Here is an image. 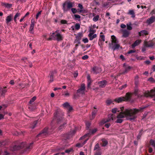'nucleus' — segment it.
I'll use <instances>...</instances> for the list:
<instances>
[{"mask_svg": "<svg viewBox=\"0 0 155 155\" xmlns=\"http://www.w3.org/2000/svg\"><path fill=\"white\" fill-rule=\"evenodd\" d=\"M147 107H140L138 109H126L123 112H121L117 116V118H122L126 117L127 119L130 120H134L137 117L136 114L139 112H142Z\"/></svg>", "mask_w": 155, "mask_h": 155, "instance_id": "obj_1", "label": "nucleus"}, {"mask_svg": "<svg viewBox=\"0 0 155 155\" xmlns=\"http://www.w3.org/2000/svg\"><path fill=\"white\" fill-rule=\"evenodd\" d=\"M54 119L58 124H61L59 127L60 130L64 128L67 124V120L64 117V113L60 111H56L54 113Z\"/></svg>", "mask_w": 155, "mask_h": 155, "instance_id": "obj_2", "label": "nucleus"}, {"mask_svg": "<svg viewBox=\"0 0 155 155\" xmlns=\"http://www.w3.org/2000/svg\"><path fill=\"white\" fill-rule=\"evenodd\" d=\"M50 133L48 131V127H46L37 135L36 137H41V138H45Z\"/></svg>", "mask_w": 155, "mask_h": 155, "instance_id": "obj_3", "label": "nucleus"}, {"mask_svg": "<svg viewBox=\"0 0 155 155\" xmlns=\"http://www.w3.org/2000/svg\"><path fill=\"white\" fill-rule=\"evenodd\" d=\"M73 3L70 2H65L62 5V9L64 12H67L73 7Z\"/></svg>", "mask_w": 155, "mask_h": 155, "instance_id": "obj_4", "label": "nucleus"}, {"mask_svg": "<svg viewBox=\"0 0 155 155\" xmlns=\"http://www.w3.org/2000/svg\"><path fill=\"white\" fill-rule=\"evenodd\" d=\"M55 33H53L51 36L53 38V40H57L58 41H61L63 39V37L60 34L57 33L55 35H54Z\"/></svg>", "mask_w": 155, "mask_h": 155, "instance_id": "obj_5", "label": "nucleus"}, {"mask_svg": "<svg viewBox=\"0 0 155 155\" xmlns=\"http://www.w3.org/2000/svg\"><path fill=\"white\" fill-rule=\"evenodd\" d=\"M85 84L83 83L80 86V87L77 90V93L81 94L82 95L85 94Z\"/></svg>", "mask_w": 155, "mask_h": 155, "instance_id": "obj_6", "label": "nucleus"}, {"mask_svg": "<svg viewBox=\"0 0 155 155\" xmlns=\"http://www.w3.org/2000/svg\"><path fill=\"white\" fill-rule=\"evenodd\" d=\"M102 70L101 68L94 66L91 68V72L94 74H97L101 72Z\"/></svg>", "mask_w": 155, "mask_h": 155, "instance_id": "obj_7", "label": "nucleus"}, {"mask_svg": "<svg viewBox=\"0 0 155 155\" xmlns=\"http://www.w3.org/2000/svg\"><path fill=\"white\" fill-rule=\"evenodd\" d=\"M25 142H22L20 144V145L14 146L13 147V150H17L24 148L25 147Z\"/></svg>", "mask_w": 155, "mask_h": 155, "instance_id": "obj_8", "label": "nucleus"}, {"mask_svg": "<svg viewBox=\"0 0 155 155\" xmlns=\"http://www.w3.org/2000/svg\"><path fill=\"white\" fill-rule=\"evenodd\" d=\"M110 47L111 48L114 50L118 49L120 47V45L118 43H115L114 44H109Z\"/></svg>", "mask_w": 155, "mask_h": 155, "instance_id": "obj_9", "label": "nucleus"}, {"mask_svg": "<svg viewBox=\"0 0 155 155\" xmlns=\"http://www.w3.org/2000/svg\"><path fill=\"white\" fill-rule=\"evenodd\" d=\"M97 131L96 128L88 129V137L94 135Z\"/></svg>", "mask_w": 155, "mask_h": 155, "instance_id": "obj_10", "label": "nucleus"}, {"mask_svg": "<svg viewBox=\"0 0 155 155\" xmlns=\"http://www.w3.org/2000/svg\"><path fill=\"white\" fill-rule=\"evenodd\" d=\"M123 67L124 68V70L121 73V74H124L126 73H127L129 71L131 68V67L130 66H128L125 63H124L123 64Z\"/></svg>", "mask_w": 155, "mask_h": 155, "instance_id": "obj_11", "label": "nucleus"}, {"mask_svg": "<svg viewBox=\"0 0 155 155\" xmlns=\"http://www.w3.org/2000/svg\"><path fill=\"white\" fill-rule=\"evenodd\" d=\"M153 92V89L151 90L150 92L149 91H146L144 93V96L147 97H154V95L152 94Z\"/></svg>", "mask_w": 155, "mask_h": 155, "instance_id": "obj_12", "label": "nucleus"}, {"mask_svg": "<svg viewBox=\"0 0 155 155\" xmlns=\"http://www.w3.org/2000/svg\"><path fill=\"white\" fill-rule=\"evenodd\" d=\"M107 83V81L105 80H104L103 81L98 82V84L100 87L103 88L105 87Z\"/></svg>", "mask_w": 155, "mask_h": 155, "instance_id": "obj_13", "label": "nucleus"}, {"mask_svg": "<svg viewBox=\"0 0 155 155\" xmlns=\"http://www.w3.org/2000/svg\"><path fill=\"white\" fill-rule=\"evenodd\" d=\"M31 24L30 27L29 31L30 33L32 34H34V28L35 26V22L34 20H31Z\"/></svg>", "mask_w": 155, "mask_h": 155, "instance_id": "obj_14", "label": "nucleus"}, {"mask_svg": "<svg viewBox=\"0 0 155 155\" xmlns=\"http://www.w3.org/2000/svg\"><path fill=\"white\" fill-rule=\"evenodd\" d=\"M74 35H76V39L75 40V41H78V44H80V40L82 36V33H79L77 35L76 34H74Z\"/></svg>", "mask_w": 155, "mask_h": 155, "instance_id": "obj_15", "label": "nucleus"}, {"mask_svg": "<svg viewBox=\"0 0 155 155\" xmlns=\"http://www.w3.org/2000/svg\"><path fill=\"white\" fill-rule=\"evenodd\" d=\"M94 110H93L92 112V116L90 117V119L91 120L94 118L97 112L96 108L94 107Z\"/></svg>", "mask_w": 155, "mask_h": 155, "instance_id": "obj_16", "label": "nucleus"}, {"mask_svg": "<svg viewBox=\"0 0 155 155\" xmlns=\"http://www.w3.org/2000/svg\"><path fill=\"white\" fill-rule=\"evenodd\" d=\"M13 20V15L12 14H10L9 15L7 16L6 19V23L7 24H8L9 23Z\"/></svg>", "mask_w": 155, "mask_h": 155, "instance_id": "obj_17", "label": "nucleus"}, {"mask_svg": "<svg viewBox=\"0 0 155 155\" xmlns=\"http://www.w3.org/2000/svg\"><path fill=\"white\" fill-rule=\"evenodd\" d=\"M132 94L130 93H127L126 94V95L125 97H124V98L125 101H127L130 100Z\"/></svg>", "mask_w": 155, "mask_h": 155, "instance_id": "obj_18", "label": "nucleus"}, {"mask_svg": "<svg viewBox=\"0 0 155 155\" xmlns=\"http://www.w3.org/2000/svg\"><path fill=\"white\" fill-rule=\"evenodd\" d=\"M124 97L117 98L114 99V101L117 103H120L124 101Z\"/></svg>", "mask_w": 155, "mask_h": 155, "instance_id": "obj_19", "label": "nucleus"}, {"mask_svg": "<svg viewBox=\"0 0 155 155\" xmlns=\"http://www.w3.org/2000/svg\"><path fill=\"white\" fill-rule=\"evenodd\" d=\"M123 37L126 38L128 37L130 34V32L126 30H123L122 31Z\"/></svg>", "mask_w": 155, "mask_h": 155, "instance_id": "obj_20", "label": "nucleus"}, {"mask_svg": "<svg viewBox=\"0 0 155 155\" xmlns=\"http://www.w3.org/2000/svg\"><path fill=\"white\" fill-rule=\"evenodd\" d=\"M54 72L56 73L57 71L56 70H54V71H51L50 72V79L49 81V83L52 82L54 81Z\"/></svg>", "mask_w": 155, "mask_h": 155, "instance_id": "obj_21", "label": "nucleus"}, {"mask_svg": "<svg viewBox=\"0 0 155 155\" xmlns=\"http://www.w3.org/2000/svg\"><path fill=\"white\" fill-rule=\"evenodd\" d=\"M155 21V17L152 16L147 20V23L148 24H151Z\"/></svg>", "mask_w": 155, "mask_h": 155, "instance_id": "obj_22", "label": "nucleus"}, {"mask_svg": "<svg viewBox=\"0 0 155 155\" xmlns=\"http://www.w3.org/2000/svg\"><path fill=\"white\" fill-rule=\"evenodd\" d=\"M96 32V30L94 29V28H92L90 27V29L89 30V34L88 35V37H91V35H93L94 33Z\"/></svg>", "mask_w": 155, "mask_h": 155, "instance_id": "obj_23", "label": "nucleus"}, {"mask_svg": "<svg viewBox=\"0 0 155 155\" xmlns=\"http://www.w3.org/2000/svg\"><path fill=\"white\" fill-rule=\"evenodd\" d=\"M144 45L145 46L147 47H151L153 45V44L151 42H148L147 41H144Z\"/></svg>", "mask_w": 155, "mask_h": 155, "instance_id": "obj_24", "label": "nucleus"}, {"mask_svg": "<svg viewBox=\"0 0 155 155\" xmlns=\"http://www.w3.org/2000/svg\"><path fill=\"white\" fill-rule=\"evenodd\" d=\"M141 40H137L135 42L132 44V48H134L136 46L139 45L141 42Z\"/></svg>", "mask_w": 155, "mask_h": 155, "instance_id": "obj_25", "label": "nucleus"}, {"mask_svg": "<svg viewBox=\"0 0 155 155\" xmlns=\"http://www.w3.org/2000/svg\"><path fill=\"white\" fill-rule=\"evenodd\" d=\"M2 6H5L6 8H10L12 7V4H10L8 3L2 2Z\"/></svg>", "mask_w": 155, "mask_h": 155, "instance_id": "obj_26", "label": "nucleus"}, {"mask_svg": "<svg viewBox=\"0 0 155 155\" xmlns=\"http://www.w3.org/2000/svg\"><path fill=\"white\" fill-rule=\"evenodd\" d=\"M111 38L112 39L111 43L110 44H114L115 43H118V42L117 41L116 37L114 35H112L111 36Z\"/></svg>", "mask_w": 155, "mask_h": 155, "instance_id": "obj_27", "label": "nucleus"}, {"mask_svg": "<svg viewBox=\"0 0 155 155\" xmlns=\"http://www.w3.org/2000/svg\"><path fill=\"white\" fill-rule=\"evenodd\" d=\"M144 35H148V33L147 31L146 30H143L141 31L140 32H139V35L140 36H141Z\"/></svg>", "mask_w": 155, "mask_h": 155, "instance_id": "obj_28", "label": "nucleus"}, {"mask_svg": "<svg viewBox=\"0 0 155 155\" xmlns=\"http://www.w3.org/2000/svg\"><path fill=\"white\" fill-rule=\"evenodd\" d=\"M87 140V139H85L84 141L82 143H77L76 145V146L78 147H81L83 146L84 145L86 142V141Z\"/></svg>", "mask_w": 155, "mask_h": 155, "instance_id": "obj_29", "label": "nucleus"}, {"mask_svg": "<svg viewBox=\"0 0 155 155\" xmlns=\"http://www.w3.org/2000/svg\"><path fill=\"white\" fill-rule=\"evenodd\" d=\"M38 123V120H35L34 121L32 124H31L30 127L33 129L36 127Z\"/></svg>", "mask_w": 155, "mask_h": 155, "instance_id": "obj_30", "label": "nucleus"}, {"mask_svg": "<svg viewBox=\"0 0 155 155\" xmlns=\"http://www.w3.org/2000/svg\"><path fill=\"white\" fill-rule=\"evenodd\" d=\"M139 77L137 75L135 77V84L136 86L138 85L139 84Z\"/></svg>", "mask_w": 155, "mask_h": 155, "instance_id": "obj_31", "label": "nucleus"}, {"mask_svg": "<svg viewBox=\"0 0 155 155\" xmlns=\"http://www.w3.org/2000/svg\"><path fill=\"white\" fill-rule=\"evenodd\" d=\"M33 143H30L29 145L27 147H26V148H25V150H31L32 149V145L33 144Z\"/></svg>", "mask_w": 155, "mask_h": 155, "instance_id": "obj_32", "label": "nucleus"}, {"mask_svg": "<svg viewBox=\"0 0 155 155\" xmlns=\"http://www.w3.org/2000/svg\"><path fill=\"white\" fill-rule=\"evenodd\" d=\"M93 81L90 78V77L89 75H88V88L91 84Z\"/></svg>", "mask_w": 155, "mask_h": 155, "instance_id": "obj_33", "label": "nucleus"}, {"mask_svg": "<svg viewBox=\"0 0 155 155\" xmlns=\"http://www.w3.org/2000/svg\"><path fill=\"white\" fill-rule=\"evenodd\" d=\"M150 144L154 147L155 149V140L151 139L150 141Z\"/></svg>", "mask_w": 155, "mask_h": 155, "instance_id": "obj_34", "label": "nucleus"}, {"mask_svg": "<svg viewBox=\"0 0 155 155\" xmlns=\"http://www.w3.org/2000/svg\"><path fill=\"white\" fill-rule=\"evenodd\" d=\"M102 141L103 143L102 145L103 146H105L107 144L108 142L107 140L104 139H103Z\"/></svg>", "mask_w": 155, "mask_h": 155, "instance_id": "obj_35", "label": "nucleus"}, {"mask_svg": "<svg viewBox=\"0 0 155 155\" xmlns=\"http://www.w3.org/2000/svg\"><path fill=\"white\" fill-rule=\"evenodd\" d=\"M128 14L132 15V18H134L135 17L134 12L133 10H130Z\"/></svg>", "mask_w": 155, "mask_h": 155, "instance_id": "obj_36", "label": "nucleus"}, {"mask_svg": "<svg viewBox=\"0 0 155 155\" xmlns=\"http://www.w3.org/2000/svg\"><path fill=\"white\" fill-rule=\"evenodd\" d=\"M70 106L69 103L67 102H65L63 104V106L64 107L68 109V107Z\"/></svg>", "mask_w": 155, "mask_h": 155, "instance_id": "obj_37", "label": "nucleus"}, {"mask_svg": "<svg viewBox=\"0 0 155 155\" xmlns=\"http://www.w3.org/2000/svg\"><path fill=\"white\" fill-rule=\"evenodd\" d=\"M36 96L33 97L29 101V104H31L32 102H34L36 99Z\"/></svg>", "mask_w": 155, "mask_h": 155, "instance_id": "obj_38", "label": "nucleus"}, {"mask_svg": "<svg viewBox=\"0 0 155 155\" xmlns=\"http://www.w3.org/2000/svg\"><path fill=\"white\" fill-rule=\"evenodd\" d=\"M73 152V150L72 148H70L69 149L66 150L65 151V153H69L70 152Z\"/></svg>", "mask_w": 155, "mask_h": 155, "instance_id": "obj_39", "label": "nucleus"}, {"mask_svg": "<svg viewBox=\"0 0 155 155\" xmlns=\"http://www.w3.org/2000/svg\"><path fill=\"white\" fill-rule=\"evenodd\" d=\"M28 108L30 110L32 111L35 109V107H33L31 104H28Z\"/></svg>", "mask_w": 155, "mask_h": 155, "instance_id": "obj_40", "label": "nucleus"}, {"mask_svg": "<svg viewBox=\"0 0 155 155\" xmlns=\"http://www.w3.org/2000/svg\"><path fill=\"white\" fill-rule=\"evenodd\" d=\"M97 35L96 34H94L93 35H91V37H89V39L90 40H92L94 38L97 37Z\"/></svg>", "mask_w": 155, "mask_h": 155, "instance_id": "obj_41", "label": "nucleus"}, {"mask_svg": "<svg viewBox=\"0 0 155 155\" xmlns=\"http://www.w3.org/2000/svg\"><path fill=\"white\" fill-rule=\"evenodd\" d=\"M80 25L78 23H76L75 25V29L76 30H78L80 28Z\"/></svg>", "mask_w": 155, "mask_h": 155, "instance_id": "obj_42", "label": "nucleus"}, {"mask_svg": "<svg viewBox=\"0 0 155 155\" xmlns=\"http://www.w3.org/2000/svg\"><path fill=\"white\" fill-rule=\"evenodd\" d=\"M112 102L113 101L111 100H108L106 101V103L107 105H109L112 103Z\"/></svg>", "mask_w": 155, "mask_h": 155, "instance_id": "obj_43", "label": "nucleus"}, {"mask_svg": "<svg viewBox=\"0 0 155 155\" xmlns=\"http://www.w3.org/2000/svg\"><path fill=\"white\" fill-rule=\"evenodd\" d=\"M61 23L62 24H67V21L65 20H61Z\"/></svg>", "mask_w": 155, "mask_h": 155, "instance_id": "obj_44", "label": "nucleus"}, {"mask_svg": "<svg viewBox=\"0 0 155 155\" xmlns=\"http://www.w3.org/2000/svg\"><path fill=\"white\" fill-rule=\"evenodd\" d=\"M99 18V16L98 15H97L96 16L94 17L93 18V20L95 21H96L98 20Z\"/></svg>", "mask_w": 155, "mask_h": 155, "instance_id": "obj_45", "label": "nucleus"}, {"mask_svg": "<svg viewBox=\"0 0 155 155\" xmlns=\"http://www.w3.org/2000/svg\"><path fill=\"white\" fill-rule=\"evenodd\" d=\"M117 111V112L120 111V110H118V109L117 108H114L112 110V112L114 113H116Z\"/></svg>", "mask_w": 155, "mask_h": 155, "instance_id": "obj_46", "label": "nucleus"}, {"mask_svg": "<svg viewBox=\"0 0 155 155\" xmlns=\"http://www.w3.org/2000/svg\"><path fill=\"white\" fill-rule=\"evenodd\" d=\"M123 119H121V118H119L117 119L116 121V122L117 123H121L123 122Z\"/></svg>", "mask_w": 155, "mask_h": 155, "instance_id": "obj_47", "label": "nucleus"}, {"mask_svg": "<svg viewBox=\"0 0 155 155\" xmlns=\"http://www.w3.org/2000/svg\"><path fill=\"white\" fill-rule=\"evenodd\" d=\"M7 92V90H5V89H3L2 90V92H1V95L3 96L6 93V92Z\"/></svg>", "mask_w": 155, "mask_h": 155, "instance_id": "obj_48", "label": "nucleus"}, {"mask_svg": "<svg viewBox=\"0 0 155 155\" xmlns=\"http://www.w3.org/2000/svg\"><path fill=\"white\" fill-rule=\"evenodd\" d=\"M67 109L68 110V113L70 112L73 109L72 107H71L70 105L68 107V109Z\"/></svg>", "mask_w": 155, "mask_h": 155, "instance_id": "obj_49", "label": "nucleus"}, {"mask_svg": "<svg viewBox=\"0 0 155 155\" xmlns=\"http://www.w3.org/2000/svg\"><path fill=\"white\" fill-rule=\"evenodd\" d=\"M42 12V11H41L39 12L38 13L36 14V19H38L39 15H40L41 14V12Z\"/></svg>", "mask_w": 155, "mask_h": 155, "instance_id": "obj_50", "label": "nucleus"}, {"mask_svg": "<svg viewBox=\"0 0 155 155\" xmlns=\"http://www.w3.org/2000/svg\"><path fill=\"white\" fill-rule=\"evenodd\" d=\"M132 28L130 25L127 24V29L129 30H131L132 29Z\"/></svg>", "mask_w": 155, "mask_h": 155, "instance_id": "obj_51", "label": "nucleus"}, {"mask_svg": "<svg viewBox=\"0 0 155 155\" xmlns=\"http://www.w3.org/2000/svg\"><path fill=\"white\" fill-rule=\"evenodd\" d=\"M71 11L73 13H77L78 11L75 8H72Z\"/></svg>", "mask_w": 155, "mask_h": 155, "instance_id": "obj_52", "label": "nucleus"}, {"mask_svg": "<svg viewBox=\"0 0 155 155\" xmlns=\"http://www.w3.org/2000/svg\"><path fill=\"white\" fill-rule=\"evenodd\" d=\"M87 136V134H86L84 136H82L79 139L80 140H81L84 139Z\"/></svg>", "mask_w": 155, "mask_h": 155, "instance_id": "obj_53", "label": "nucleus"}, {"mask_svg": "<svg viewBox=\"0 0 155 155\" xmlns=\"http://www.w3.org/2000/svg\"><path fill=\"white\" fill-rule=\"evenodd\" d=\"M74 16L75 17L76 19V18H81L80 16L78 15H74Z\"/></svg>", "mask_w": 155, "mask_h": 155, "instance_id": "obj_54", "label": "nucleus"}, {"mask_svg": "<svg viewBox=\"0 0 155 155\" xmlns=\"http://www.w3.org/2000/svg\"><path fill=\"white\" fill-rule=\"evenodd\" d=\"M78 72L77 71H76L75 73H74V77L75 78H76V77H77L78 76Z\"/></svg>", "mask_w": 155, "mask_h": 155, "instance_id": "obj_55", "label": "nucleus"}, {"mask_svg": "<svg viewBox=\"0 0 155 155\" xmlns=\"http://www.w3.org/2000/svg\"><path fill=\"white\" fill-rule=\"evenodd\" d=\"M100 37L103 41H105V37L104 35H101Z\"/></svg>", "mask_w": 155, "mask_h": 155, "instance_id": "obj_56", "label": "nucleus"}, {"mask_svg": "<svg viewBox=\"0 0 155 155\" xmlns=\"http://www.w3.org/2000/svg\"><path fill=\"white\" fill-rule=\"evenodd\" d=\"M20 14L18 13H17L15 15L14 17V19L16 18L17 17L19 16Z\"/></svg>", "mask_w": 155, "mask_h": 155, "instance_id": "obj_57", "label": "nucleus"}, {"mask_svg": "<svg viewBox=\"0 0 155 155\" xmlns=\"http://www.w3.org/2000/svg\"><path fill=\"white\" fill-rule=\"evenodd\" d=\"M101 153L100 151H98L96 152L94 154V155H101Z\"/></svg>", "mask_w": 155, "mask_h": 155, "instance_id": "obj_58", "label": "nucleus"}, {"mask_svg": "<svg viewBox=\"0 0 155 155\" xmlns=\"http://www.w3.org/2000/svg\"><path fill=\"white\" fill-rule=\"evenodd\" d=\"M110 123H107L105 124L104 126L107 128H108L110 126Z\"/></svg>", "mask_w": 155, "mask_h": 155, "instance_id": "obj_59", "label": "nucleus"}, {"mask_svg": "<svg viewBox=\"0 0 155 155\" xmlns=\"http://www.w3.org/2000/svg\"><path fill=\"white\" fill-rule=\"evenodd\" d=\"M135 52V51L133 50H130L128 52V53L129 54L133 53H134Z\"/></svg>", "mask_w": 155, "mask_h": 155, "instance_id": "obj_60", "label": "nucleus"}, {"mask_svg": "<svg viewBox=\"0 0 155 155\" xmlns=\"http://www.w3.org/2000/svg\"><path fill=\"white\" fill-rule=\"evenodd\" d=\"M150 14L151 15H155V10H153L150 13Z\"/></svg>", "mask_w": 155, "mask_h": 155, "instance_id": "obj_61", "label": "nucleus"}, {"mask_svg": "<svg viewBox=\"0 0 155 155\" xmlns=\"http://www.w3.org/2000/svg\"><path fill=\"white\" fill-rule=\"evenodd\" d=\"M99 148V145L98 144H97L94 147V150H96Z\"/></svg>", "mask_w": 155, "mask_h": 155, "instance_id": "obj_62", "label": "nucleus"}, {"mask_svg": "<svg viewBox=\"0 0 155 155\" xmlns=\"http://www.w3.org/2000/svg\"><path fill=\"white\" fill-rule=\"evenodd\" d=\"M9 83L11 85H14L15 84L14 80H11L9 82Z\"/></svg>", "mask_w": 155, "mask_h": 155, "instance_id": "obj_63", "label": "nucleus"}, {"mask_svg": "<svg viewBox=\"0 0 155 155\" xmlns=\"http://www.w3.org/2000/svg\"><path fill=\"white\" fill-rule=\"evenodd\" d=\"M153 92L152 93V94H154V96L155 98L153 99L154 101H155V87L153 88Z\"/></svg>", "mask_w": 155, "mask_h": 155, "instance_id": "obj_64", "label": "nucleus"}]
</instances>
